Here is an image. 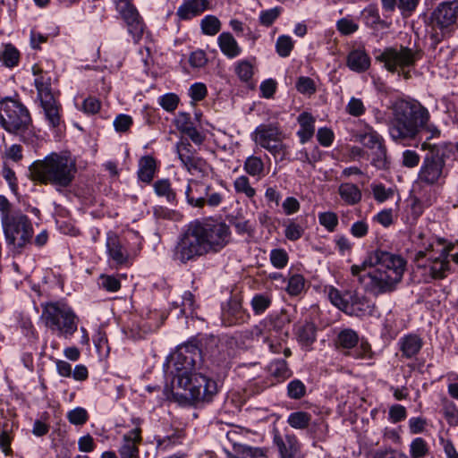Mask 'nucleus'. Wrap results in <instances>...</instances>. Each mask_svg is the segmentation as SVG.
Wrapping results in <instances>:
<instances>
[{
    "mask_svg": "<svg viewBox=\"0 0 458 458\" xmlns=\"http://www.w3.org/2000/svg\"><path fill=\"white\" fill-rule=\"evenodd\" d=\"M2 227L7 245L21 250L29 243L33 235V227L29 217L21 212H13L2 218Z\"/></svg>",
    "mask_w": 458,
    "mask_h": 458,
    "instance_id": "nucleus-14",
    "label": "nucleus"
},
{
    "mask_svg": "<svg viewBox=\"0 0 458 458\" xmlns=\"http://www.w3.org/2000/svg\"><path fill=\"white\" fill-rule=\"evenodd\" d=\"M281 9L275 7L267 10H264L259 14V22L261 25L269 27L274 21L279 17Z\"/></svg>",
    "mask_w": 458,
    "mask_h": 458,
    "instance_id": "nucleus-57",
    "label": "nucleus"
},
{
    "mask_svg": "<svg viewBox=\"0 0 458 458\" xmlns=\"http://www.w3.org/2000/svg\"><path fill=\"white\" fill-rule=\"evenodd\" d=\"M416 238L415 243L421 247L414 257L417 267L428 269L432 279L445 278L449 271V249L441 247L436 251L433 242H423V233H419Z\"/></svg>",
    "mask_w": 458,
    "mask_h": 458,
    "instance_id": "nucleus-9",
    "label": "nucleus"
},
{
    "mask_svg": "<svg viewBox=\"0 0 458 458\" xmlns=\"http://www.w3.org/2000/svg\"><path fill=\"white\" fill-rule=\"evenodd\" d=\"M29 171L33 181L66 188L75 178L77 165L76 161L70 156L51 153L43 160L32 163Z\"/></svg>",
    "mask_w": 458,
    "mask_h": 458,
    "instance_id": "nucleus-5",
    "label": "nucleus"
},
{
    "mask_svg": "<svg viewBox=\"0 0 458 458\" xmlns=\"http://www.w3.org/2000/svg\"><path fill=\"white\" fill-rule=\"evenodd\" d=\"M365 110L366 108L361 99L354 97L351 98L346 106L347 113L355 117L362 115L365 113Z\"/></svg>",
    "mask_w": 458,
    "mask_h": 458,
    "instance_id": "nucleus-61",
    "label": "nucleus"
},
{
    "mask_svg": "<svg viewBox=\"0 0 458 458\" xmlns=\"http://www.w3.org/2000/svg\"><path fill=\"white\" fill-rule=\"evenodd\" d=\"M304 229L293 220H290L284 228V236L289 241L294 242L302 237Z\"/></svg>",
    "mask_w": 458,
    "mask_h": 458,
    "instance_id": "nucleus-52",
    "label": "nucleus"
},
{
    "mask_svg": "<svg viewBox=\"0 0 458 458\" xmlns=\"http://www.w3.org/2000/svg\"><path fill=\"white\" fill-rule=\"evenodd\" d=\"M174 310H179L178 312H175V316L180 317L182 315L188 316L189 314H192L194 310V299L193 294L186 291L182 296L181 303L174 301L173 303Z\"/></svg>",
    "mask_w": 458,
    "mask_h": 458,
    "instance_id": "nucleus-42",
    "label": "nucleus"
},
{
    "mask_svg": "<svg viewBox=\"0 0 458 458\" xmlns=\"http://www.w3.org/2000/svg\"><path fill=\"white\" fill-rule=\"evenodd\" d=\"M273 442L279 452V458H303L301 452V444L293 434L280 435L276 430Z\"/></svg>",
    "mask_w": 458,
    "mask_h": 458,
    "instance_id": "nucleus-19",
    "label": "nucleus"
},
{
    "mask_svg": "<svg viewBox=\"0 0 458 458\" xmlns=\"http://www.w3.org/2000/svg\"><path fill=\"white\" fill-rule=\"evenodd\" d=\"M269 259L274 267L282 269L287 266L289 256L284 249H273L270 251Z\"/></svg>",
    "mask_w": 458,
    "mask_h": 458,
    "instance_id": "nucleus-49",
    "label": "nucleus"
},
{
    "mask_svg": "<svg viewBox=\"0 0 458 458\" xmlns=\"http://www.w3.org/2000/svg\"><path fill=\"white\" fill-rule=\"evenodd\" d=\"M179 97L174 93H166L158 98V104L167 112H174L179 104Z\"/></svg>",
    "mask_w": 458,
    "mask_h": 458,
    "instance_id": "nucleus-54",
    "label": "nucleus"
},
{
    "mask_svg": "<svg viewBox=\"0 0 458 458\" xmlns=\"http://www.w3.org/2000/svg\"><path fill=\"white\" fill-rule=\"evenodd\" d=\"M389 125L391 139L403 145L420 135V128L430 119L428 110L418 101L397 100L392 107Z\"/></svg>",
    "mask_w": 458,
    "mask_h": 458,
    "instance_id": "nucleus-4",
    "label": "nucleus"
},
{
    "mask_svg": "<svg viewBox=\"0 0 458 458\" xmlns=\"http://www.w3.org/2000/svg\"><path fill=\"white\" fill-rule=\"evenodd\" d=\"M356 138L364 147L369 149H374L385 143L383 137L370 126H367L363 131L357 133Z\"/></svg>",
    "mask_w": 458,
    "mask_h": 458,
    "instance_id": "nucleus-30",
    "label": "nucleus"
},
{
    "mask_svg": "<svg viewBox=\"0 0 458 458\" xmlns=\"http://www.w3.org/2000/svg\"><path fill=\"white\" fill-rule=\"evenodd\" d=\"M341 199L347 205H356L361 199L362 194L360 190L353 183L345 182L342 183L338 189Z\"/></svg>",
    "mask_w": 458,
    "mask_h": 458,
    "instance_id": "nucleus-31",
    "label": "nucleus"
},
{
    "mask_svg": "<svg viewBox=\"0 0 458 458\" xmlns=\"http://www.w3.org/2000/svg\"><path fill=\"white\" fill-rule=\"evenodd\" d=\"M172 360L173 384L184 391L182 394L175 393L174 395L181 394L192 404L211 402L218 392L217 384L214 379L196 372L202 360L198 346L192 344L179 346Z\"/></svg>",
    "mask_w": 458,
    "mask_h": 458,
    "instance_id": "nucleus-1",
    "label": "nucleus"
},
{
    "mask_svg": "<svg viewBox=\"0 0 458 458\" xmlns=\"http://www.w3.org/2000/svg\"><path fill=\"white\" fill-rule=\"evenodd\" d=\"M407 411L404 406L394 404L389 408L388 418L392 423H397L405 420Z\"/></svg>",
    "mask_w": 458,
    "mask_h": 458,
    "instance_id": "nucleus-62",
    "label": "nucleus"
},
{
    "mask_svg": "<svg viewBox=\"0 0 458 458\" xmlns=\"http://www.w3.org/2000/svg\"><path fill=\"white\" fill-rule=\"evenodd\" d=\"M233 184L236 194L244 195L249 199H252L256 196V190L251 186L248 176L236 177Z\"/></svg>",
    "mask_w": 458,
    "mask_h": 458,
    "instance_id": "nucleus-38",
    "label": "nucleus"
},
{
    "mask_svg": "<svg viewBox=\"0 0 458 458\" xmlns=\"http://www.w3.org/2000/svg\"><path fill=\"white\" fill-rule=\"evenodd\" d=\"M294 42L288 35H281L276 42V51L281 57H288L293 49Z\"/></svg>",
    "mask_w": 458,
    "mask_h": 458,
    "instance_id": "nucleus-46",
    "label": "nucleus"
},
{
    "mask_svg": "<svg viewBox=\"0 0 458 458\" xmlns=\"http://www.w3.org/2000/svg\"><path fill=\"white\" fill-rule=\"evenodd\" d=\"M421 57L420 50L402 45L378 50L375 55L376 61L382 64L387 72L397 74L405 81L411 78V70Z\"/></svg>",
    "mask_w": 458,
    "mask_h": 458,
    "instance_id": "nucleus-7",
    "label": "nucleus"
},
{
    "mask_svg": "<svg viewBox=\"0 0 458 458\" xmlns=\"http://www.w3.org/2000/svg\"><path fill=\"white\" fill-rule=\"evenodd\" d=\"M406 267L403 256L377 249L370 251L360 265H352L351 274L364 284L367 292L378 296L398 288Z\"/></svg>",
    "mask_w": 458,
    "mask_h": 458,
    "instance_id": "nucleus-2",
    "label": "nucleus"
},
{
    "mask_svg": "<svg viewBox=\"0 0 458 458\" xmlns=\"http://www.w3.org/2000/svg\"><path fill=\"white\" fill-rule=\"evenodd\" d=\"M200 28L203 34L214 36L221 30V22L217 17L207 15L201 20Z\"/></svg>",
    "mask_w": 458,
    "mask_h": 458,
    "instance_id": "nucleus-44",
    "label": "nucleus"
},
{
    "mask_svg": "<svg viewBox=\"0 0 458 458\" xmlns=\"http://www.w3.org/2000/svg\"><path fill=\"white\" fill-rule=\"evenodd\" d=\"M269 374L277 379L284 381L292 376V371L288 368L287 362L283 359H276L268 365Z\"/></svg>",
    "mask_w": 458,
    "mask_h": 458,
    "instance_id": "nucleus-36",
    "label": "nucleus"
},
{
    "mask_svg": "<svg viewBox=\"0 0 458 458\" xmlns=\"http://www.w3.org/2000/svg\"><path fill=\"white\" fill-rule=\"evenodd\" d=\"M106 246L109 259L117 266L129 263V252L116 233L113 232L107 233Z\"/></svg>",
    "mask_w": 458,
    "mask_h": 458,
    "instance_id": "nucleus-21",
    "label": "nucleus"
},
{
    "mask_svg": "<svg viewBox=\"0 0 458 458\" xmlns=\"http://www.w3.org/2000/svg\"><path fill=\"white\" fill-rule=\"evenodd\" d=\"M429 19L432 27L440 30L443 34L454 31L458 20V0L439 3Z\"/></svg>",
    "mask_w": 458,
    "mask_h": 458,
    "instance_id": "nucleus-16",
    "label": "nucleus"
},
{
    "mask_svg": "<svg viewBox=\"0 0 458 458\" xmlns=\"http://www.w3.org/2000/svg\"><path fill=\"white\" fill-rule=\"evenodd\" d=\"M296 89L301 94L312 95L316 92L315 81L306 76H301L298 78L296 84Z\"/></svg>",
    "mask_w": 458,
    "mask_h": 458,
    "instance_id": "nucleus-56",
    "label": "nucleus"
},
{
    "mask_svg": "<svg viewBox=\"0 0 458 458\" xmlns=\"http://www.w3.org/2000/svg\"><path fill=\"white\" fill-rule=\"evenodd\" d=\"M420 160V155L411 149H406L402 154V165L407 168L416 167Z\"/></svg>",
    "mask_w": 458,
    "mask_h": 458,
    "instance_id": "nucleus-60",
    "label": "nucleus"
},
{
    "mask_svg": "<svg viewBox=\"0 0 458 458\" xmlns=\"http://www.w3.org/2000/svg\"><path fill=\"white\" fill-rule=\"evenodd\" d=\"M264 169V162L259 157L251 155L244 161L243 170L250 176L260 179L263 176Z\"/></svg>",
    "mask_w": 458,
    "mask_h": 458,
    "instance_id": "nucleus-37",
    "label": "nucleus"
},
{
    "mask_svg": "<svg viewBox=\"0 0 458 458\" xmlns=\"http://www.w3.org/2000/svg\"><path fill=\"white\" fill-rule=\"evenodd\" d=\"M217 43L221 52L228 58H234L242 52L237 41L229 32L221 33L217 38Z\"/></svg>",
    "mask_w": 458,
    "mask_h": 458,
    "instance_id": "nucleus-27",
    "label": "nucleus"
},
{
    "mask_svg": "<svg viewBox=\"0 0 458 458\" xmlns=\"http://www.w3.org/2000/svg\"><path fill=\"white\" fill-rule=\"evenodd\" d=\"M346 65L355 72H364L370 66V58L364 49H352L347 55Z\"/></svg>",
    "mask_w": 458,
    "mask_h": 458,
    "instance_id": "nucleus-24",
    "label": "nucleus"
},
{
    "mask_svg": "<svg viewBox=\"0 0 458 458\" xmlns=\"http://www.w3.org/2000/svg\"><path fill=\"white\" fill-rule=\"evenodd\" d=\"M403 355L406 358L415 356L422 347V340L417 335H407L399 340Z\"/></svg>",
    "mask_w": 458,
    "mask_h": 458,
    "instance_id": "nucleus-28",
    "label": "nucleus"
},
{
    "mask_svg": "<svg viewBox=\"0 0 458 458\" xmlns=\"http://www.w3.org/2000/svg\"><path fill=\"white\" fill-rule=\"evenodd\" d=\"M331 303L349 316L365 317L371 316L375 305L365 295L355 291H346L342 293L335 287H329L327 291Z\"/></svg>",
    "mask_w": 458,
    "mask_h": 458,
    "instance_id": "nucleus-13",
    "label": "nucleus"
},
{
    "mask_svg": "<svg viewBox=\"0 0 458 458\" xmlns=\"http://www.w3.org/2000/svg\"><path fill=\"white\" fill-rule=\"evenodd\" d=\"M132 123V118L130 115L121 114L114 118L113 124L117 132H126L130 130Z\"/></svg>",
    "mask_w": 458,
    "mask_h": 458,
    "instance_id": "nucleus-59",
    "label": "nucleus"
},
{
    "mask_svg": "<svg viewBox=\"0 0 458 458\" xmlns=\"http://www.w3.org/2000/svg\"><path fill=\"white\" fill-rule=\"evenodd\" d=\"M189 63L193 68H202L208 63V57L205 51L198 49L193 51L189 57Z\"/></svg>",
    "mask_w": 458,
    "mask_h": 458,
    "instance_id": "nucleus-63",
    "label": "nucleus"
},
{
    "mask_svg": "<svg viewBox=\"0 0 458 458\" xmlns=\"http://www.w3.org/2000/svg\"><path fill=\"white\" fill-rule=\"evenodd\" d=\"M318 221L328 232H334L338 225L337 215L330 211L319 213Z\"/></svg>",
    "mask_w": 458,
    "mask_h": 458,
    "instance_id": "nucleus-53",
    "label": "nucleus"
},
{
    "mask_svg": "<svg viewBox=\"0 0 458 458\" xmlns=\"http://www.w3.org/2000/svg\"><path fill=\"white\" fill-rule=\"evenodd\" d=\"M0 125L9 133L19 135L24 142L30 132L32 120L28 108L19 101L6 98L0 101Z\"/></svg>",
    "mask_w": 458,
    "mask_h": 458,
    "instance_id": "nucleus-11",
    "label": "nucleus"
},
{
    "mask_svg": "<svg viewBox=\"0 0 458 458\" xmlns=\"http://www.w3.org/2000/svg\"><path fill=\"white\" fill-rule=\"evenodd\" d=\"M359 335L352 328H344L341 330L335 339V346L337 349L350 350L354 347L356 349L352 352L355 359H364L370 357V345L366 342H361L359 346Z\"/></svg>",
    "mask_w": 458,
    "mask_h": 458,
    "instance_id": "nucleus-17",
    "label": "nucleus"
},
{
    "mask_svg": "<svg viewBox=\"0 0 458 458\" xmlns=\"http://www.w3.org/2000/svg\"><path fill=\"white\" fill-rule=\"evenodd\" d=\"M283 139L279 138L276 142H273L265 148L273 156L276 162L289 159V147L283 141Z\"/></svg>",
    "mask_w": 458,
    "mask_h": 458,
    "instance_id": "nucleus-43",
    "label": "nucleus"
},
{
    "mask_svg": "<svg viewBox=\"0 0 458 458\" xmlns=\"http://www.w3.org/2000/svg\"><path fill=\"white\" fill-rule=\"evenodd\" d=\"M42 318L46 327L60 337L70 338L78 328V317L71 307L63 302L44 305Z\"/></svg>",
    "mask_w": 458,
    "mask_h": 458,
    "instance_id": "nucleus-10",
    "label": "nucleus"
},
{
    "mask_svg": "<svg viewBox=\"0 0 458 458\" xmlns=\"http://www.w3.org/2000/svg\"><path fill=\"white\" fill-rule=\"evenodd\" d=\"M210 9V0H186L177 9L180 20L188 21Z\"/></svg>",
    "mask_w": 458,
    "mask_h": 458,
    "instance_id": "nucleus-23",
    "label": "nucleus"
},
{
    "mask_svg": "<svg viewBox=\"0 0 458 458\" xmlns=\"http://www.w3.org/2000/svg\"><path fill=\"white\" fill-rule=\"evenodd\" d=\"M279 138H284L280 128L273 123L260 124L251 133L252 140L260 148H266Z\"/></svg>",
    "mask_w": 458,
    "mask_h": 458,
    "instance_id": "nucleus-20",
    "label": "nucleus"
},
{
    "mask_svg": "<svg viewBox=\"0 0 458 458\" xmlns=\"http://www.w3.org/2000/svg\"><path fill=\"white\" fill-rule=\"evenodd\" d=\"M176 149L182 165L190 174H196L204 172L206 162L197 155L196 150L191 143L183 141L178 142Z\"/></svg>",
    "mask_w": 458,
    "mask_h": 458,
    "instance_id": "nucleus-18",
    "label": "nucleus"
},
{
    "mask_svg": "<svg viewBox=\"0 0 458 458\" xmlns=\"http://www.w3.org/2000/svg\"><path fill=\"white\" fill-rule=\"evenodd\" d=\"M20 52L12 44L3 45L0 47V62L6 67L12 68L18 64Z\"/></svg>",
    "mask_w": 458,
    "mask_h": 458,
    "instance_id": "nucleus-35",
    "label": "nucleus"
},
{
    "mask_svg": "<svg viewBox=\"0 0 458 458\" xmlns=\"http://www.w3.org/2000/svg\"><path fill=\"white\" fill-rule=\"evenodd\" d=\"M272 304V296L268 293H257L251 301L250 306L253 313L257 316L262 315Z\"/></svg>",
    "mask_w": 458,
    "mask_h": 458,
    "instance_id": "nucleus-40",
    "label": "nucleus"
},
{
    "mask_svg": "<svg viewBox=\"0 0 458 458\" xmlns=\"http://www.w3.org/2000/svg\"><path fill=\"white\" fill-rule=\"evenodd\" d=\"M127 25L128 33L132 37L133 42L138 44L143 37L145 24L140 13L123 20Z\"/></svg>",
    "mask_w": 458,
    "mask_h": 458,
    "instance_id": "nucleus-33",
    "label": "nucleus"
},
{
    "mask_svg": "<svg viewBox=\"0 0 458 458\" xmlns=\"http://www.w3.org/2000/svg\"><path fill=\"white\" fill-rule=\"evenodd\" d=\"M157 170L156 160L151 156H144L139 161L138 177L146 183H150Z\"/></svg>",
    "mask_w": 458,
    "mask_h": 458,
    "instance_id": "nucleus-29",
    "label": "nucleus"
},
{
    "mask_svg": "<svg viewBox=\"0 0 458 458\" xmlns=\"http://www.w3.org/2000/svg\"><path fill=\"white\" fill-rule=\"evenodd\" d=\"M304 277L301 275L295 274L292 276L286 287L287 293L292 296L300 294L304 288Z\"/></svg>",
    "mask_w": 458,
    "mask_h": 458,
    "instance_id": "nucleus-55",
    "label": "nucleus"
},
{
    "mask_svg": "<svg viewBox=\"0 0 458 458\" xmlns=\"http://www.w3.org/2000/svg\"><path fill=\"white\" fill-rule=\"evenodd\" d=\"M371 150V165L377 169H387L389 167V158L387 148L384 144L377 146Z\"/></svg>",
    "mask_w": 458,
    "mask_h": 458,
    "instance_id": "nucleus-39",
    "label": "nucleus"
},
{
    "mask_svg": "<svg viewBox=\"0 0 458 458\" xmlns=\"http://www.w3.org/2000/svg\"><path fill=\"white\" fill-rule=\"evenodd\" d=\"M306 386L300 379H293L287 385V395L290 399L299 400L305 396Z\"/></svg>",
    "mask_w": 458,
    "mask_h": 458,
    "instance_id": "nucleus-50",
    "label": "nucleus"
},
{
    "mask_svg": "<svg viewBox=\"0 0 458 458\" xmlns=\"http://www.w3.org/2000/svg\"><path fill=\"white\" fill-rule=\"evenodd\" d=\"M372 458H408V456L393 448L377 450L372 454Z\"/></svg>",
    "mask_w": 458,
    "mask_h": 458,
    "instance_id": "nucleus-64",
    "label": "nucleus"
},
{
    "mask_svg": "<svg viewBox=\"0 0 458 458\" xmlns=\"http://www.w3.org/2000/svg\"><path fill=\"white\" fill-rule=\"evenodd\" d=\"M66 418L68 421L75 426H82L89 420V413L82 407H76L67 412Z\"/></svg>",
    "mask_w": 458,
    "mask_h": 458,
    "instance_id": "nucleus-47",
    "label": "nucleus"
},
{
    "mask_svg": "<svg viewBox=\"0 0 458 458\" xmlns=\"http://www.w3.org/2000/svg\"><path fill=\"white\" fill-rule=\"evenodd\" d=\"M32 71L36 76L34 84L45 118L50 127L55 128L61 123V104L56 94L52 90L51 77L47 72H42L36 66L33 67Z\"/></svg>",
    "mask_w": 458,
    "mask_h": 458,
    "instance_id": "nucleus-12",
    "label": "nucleus"
},
{
    "mask_svg": "<svg viewBox=\"0 0 458 458\" xmlns=\"http://www.w3.org/2000/svg\"><path fill=\"white\" fill-rule=\"evenodd\" d=\"M311 415L309 412L298 411L289 414L287 423L295 429H305L309 427Z\"/></svg>",
    "mask_w": 458,
    "mask_h": 458,
    "instance_id": "nucleus-41",
    "label": "nucleus"
},
{
    "mask_svg": "<svg viewBox=\"0 0 458 458\" xmlns=\"http://www.w3.org/2000/svg\"><path fill=\"white\" fill-rule=\"evenodd\" d=\"M292 316L286 310L279 313L271 314L261 320L258 325L244 332V337L261 341L267 344L272 353H279L282 344L288 337L286 327L291 323Z\"/></svg>",
    "mask_w": 458,
    "mask_h": 458,
    "instance_id": "nucleus-6",
    "label": "nucleus"
},
{
    "mask_svg": "<svg viewBox=\"0 0 458 458\" xmlns=\"http://www.w3.org/2000/svg\"><path fill=\"white\" fill-rule=\"evenodd\" d=\"M154 191L158 197H165L166 201L172 205H176V193L172 189L168 179L157 180L153 184Z\"/></svg>",
    "mask_w": 458,
    "mask_h": 458,
    "instance_id": "nucleus-34",
    "label": "nucleus"
},
{
    "mask_svg": "<svg viewBox=\"0 0 458 458\" xmlns=\"http://www.w3.org/2000/svg\"><path fill=\"white\" fill-rule=\"evenodd\" d=\"M230 227L223 222L194 220L179 236L173 259L182 264L194 262L200 257L221 251L230 242Z\"/></svg>",
    "mask_w": 458,
    "mask_h": 458,
    "instance_id": "nucleus-3",
    "label": "nucleus"
},
{
    "mask_svg": "<svg viewBox=\"0 0 458 458\" xmlns=\"http://www.w3.org/2000/svg\"><path fill=\"white\" fill-rule=\"evenodd\" d=\"M117 12L121 14L123 20L128 19L139 13L136 7L132 4L131 0H124L115 4Z\"/></svg>",
    "mask_w": 458,
    "mask_h": 458,
    "instance_id": "nucleus-58",
    "label": "nucleus"
},
{
    "mask_svg": "<svg viewBox=\"0 0 458 458\" xmlns=\"http://www.w3.org/2000/svg\"><path fill=\"white\" fill-rule=\"evenodd\" d=\"M441 135V131L437 125L428 120L421 128H420V135L418 138L421 140V144L427 143L430 146H444V151L445 150V144H436L431 143L430 140L433 139H438Z\"/></svg>",
    "mask_w": 458,
    "mask_h": 458,
    "instance_id": "nucleus-32",
    "label": "nucleus"
},
{
    "mask_svg": "<svg viewBox=\"0 0 458 458\" xmlns=\"http://www.w3.org/2000/svg\"><path fill=\"white\" fill-rule=\"evenodd\" d=\"M184 195L187 203L198 208H203L206 205L218 207L223 201V195L220 192L214 191L210 185L193 179L188 180Z\"/></svg>",
    "mask_w": 458,
    "mask_h": 458,
    "instance_id": "nucleus-15",
    "label": "nucleus"
},
{
    "mask_svg": "<svg viewBox=\"0 0 458 458\" xmlns=\"http://www.w3.org/2000/svg\"><path fill=\"white\" fill-rule=\"evenodd\" d=\"M420 149L428 152L423 157L416 182L426 186L444 184L448 175L444 146H430L424 143L420 144Z\"/></svg>",
    "mask_w": 458,
    "mask_h": 458,
    "instance_id": "nucleus-8",
    "label": "nucleus"
},
{
    "mask_svg": "<svg viewBox=\"0 0 458 458\" xmlns=\"http://www.w3.org/2000/svg\"><path fill=\"white\" fill-rule=\"evenodd\" d=\"M316 332L317 328L315 324L310 321H305L303 324L296 326V338L302 349L310 350V346L316 341Z\"/></svg>",
    "mask_w": 458,
    "mask_h": 458,
    "instance_id": "nucleus-25",
    "label": "nucleus"
},
{
    "mask_svg": "<svg viewBox=\"0 0 458 458\" xmlns=\"http://www.w3.org/2000/svg\"><path fill=\"white\" fill-rule=\"evenodd\" d=\"M141 429L135 428L123 435L118 449L120 458H140L139 445L140 444Z\"/></svg>",
    "mask_w": 458,
    "mask_h": 458,
    "instance_id": "nucleus-22",
    "label": "nucleus"
},
{
    "mask_svg": "<svg viewBox=\"0 0 458 458\" xmlns=\"http://www.w3.org/2000/svg\"><path fill=\"white\" fill-rule=\"evenodd\" d=\"M298 123L300 129L297 131V135L300 138L301 143L304 144L314 135L315 119L310 114L304 112L298 116Z\"/></svg>",
    "mask_w": 458,
    "mask_h": 458,
    "instance_id": "nucleus-26",
    "label": "nucleus"
},
{
    "mask_svg": "<svg viewBox=\"0 0 458 458\" xmlns=\"http://www.w3.org/2000/svg\"><path fill=\"white\" fill-rule=\"evenodd\" d=\"M235 73L242 81H249L253 76V64L248 60H241L235 64Z\"/></svg>",
    "mask_w": 458,
    "mask_h": 458,
    "instance_id": "nucleus-48",
    "label": "nucleus"
},
{
    "mask_svg": "<svg viewBox=\"0 0 458 458\" xmlns=\"http://www.w3.org/2000/svg\"><path fill=\"white\" fill-rule=\"evenodd\" d=\"M443 413L450 426H458V408L453 402L445 400Z\"/></svg>",
    "mask_w": 458,
    "mask_h": 458,
    "instance_id": "nucleus-51",
    "label": "nucleus"
},
{
    "mask_svg": "<svg viewBox=\"0 0 458 458\" xmlns=\"http://www.w3.org/2000/svg\"><path fill=\"white\" fill-rule=\"evenodd\" d=\"M429 447L422 437L414 438L410 445V456L411 458H424L428 455Z\"/></svg>",
    "mask_w": 458,
    "mask_h": 458,
    "instance_id": "nucleus-45",
    "label": "nucleus"
}]
</instances>
